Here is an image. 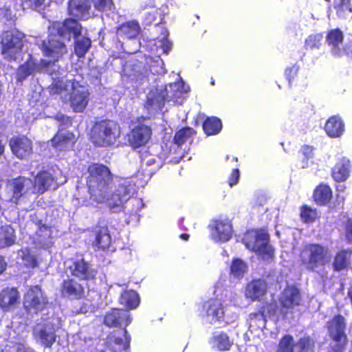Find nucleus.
Segmentation results:
<instances>
[{"instance_id": "f257e3e1", "label": "nucleus", "mask_w": 352, "mask_h": 352, "mask_svg": "<svg viewBox=\"0 0 352 352\" xmlns=\"http://www.w3.org/2000/svg\"><path fill=\"white\" fill-rule=\"evenodd\" d=\"M48 42L35 38H30L41 48L43 55L51 58L50 60H41L36 63L35 58L28 54L29 58L20 66L16 73L17 81L22 82L30 75L35 72H47L50 75L58 72L60 76L64 73L59 72L60 67L56 64L58 59L67 53V47L63 40H69L72 35L76 38L74 51L78 57H83L91 46V41L87 37L79 38L82 32L81 25L76 20L69 19L61 22H54L49 28Z\"/></svg>"}, {"instance_id": "393cba45", "label": "nucleus", "mask_w": 352, "mask_h": 352, "mask_svg": "<svg viewBox=\"0 0 352 352\" xmlns=\"http://www.w3.org/2000/svg\"><path fill=\"white\" fill-rule=\"evenodd\" d=\"M75 142V135L69 131H59L52 140V146L59 151L72 148Z\"/></svg>"}, {"instance_id": "a878e982", "label": "nucleus", "mask_w": 352, "mask_h": 352, "mask_svg": "<svg viewBox=\"0 0 352 352\" xmlns=\"http://www.w3.org/2000/svg\"><path fill=\"white\" fill-rule=\"evenodd\" d=\"M89 8L87 0H71L68 6L70 15L78 19L88 18L90 16Z\"/></svg>"}, {"instance_id": "49530a36", "label": "nucleus", "mask_w": 352, "mask_h": 352, "mask_svg": "<svg viewBox=\"0 0 352 352\" xmlns=\"http://www.w3.org/2000/svg\"><path fill=\"white\" fill-rule=\"evenodd\" d=\"M267 312L270 316H276V321H278L280 317L276 316L278 308L276 305L273 303H266L265 305L262 306L257 314H254L255 316L260 315L263 319L266 318L265 312ZM281 319V317H280Z\"/></svg>"}, {"instance_id": "e2e57ef3", "label": "nucleus", "mask_w": 352, "mask_h": 352, "mask_svg": "<svg viewBox=\"0 0 352 352\" xmlns=\"http://www.w3.org/2000/svg\"><path fill=\"white\" fill-rule=\"evenodd\" d=\"M7 268V263L5 258L0 255V274H3Z\"/></svg>"}, {"instance_id": "de8ad7c7", "label": "nucleus", "mask_w": 352, "mask_h": 352, "mask_svg": "<svg viewBox=\"0 0 352 352\" xmlns=\"http://www.w3.org/2000/svg\"><path fill=\"white\" fill-rule=\"evenodd\" d=\"M38 230L36 235L39 238L41 242H45L52 238V228L45 224H42V221H37Z\"/></svg>"}, {"instance_id": "a19ab883", "label": "nucleus", "mask_w": 352, "mask_h": 352, "mask_svg": "<svg viewBox=\"0 0 352 352\" xmlns=\"http://www.w3.org/2000/svg\"><path fill=\"white\" fill-rule=\"evenodd\" d=\"M294 340L290 334L284 335L278 344L276 352H294Z\"/></svg>"}, {"instance_id": "b1692460", "label": "nucleus", "mask_w": 352, "mask_h": 352, "mask_svg": "<svg viewBox=\"0 0 352 352\" xmlns=\"http://www.w3.org/2000/svg\"><path fill=\"white\" fill-rule=\"evenodd\" d=\"M162 29V34L156 40L150 41L148 46L151 48V51L159 54L160 51H162L164 54H168L172 48V43L167 38L168 32L164 28L160 27Z\"/></svg>"}, {"instance_id": "9d476101", "label": "nucleus", "mask_w": 352, "mask_h": 352, "mask_svg": "<svg viewBox=\"0 0 352 352\" xmlns=\"http://www.w3.org/2000/svg\"><path fill=\"white\" fill-rule=\"evenodd\" d=\"M24 44L19 34L6 32L1 41V54L8 61H16L21 58Z\"/></svg>"}, {"instance_id": "f704fd0d", "label": "nucleus", "mask_w": 352, "mask_h": 352, "mask_svg": "<svg viewBox=\"0 0 352 352\" xmlns=\"http://www.w3.org/2000/svg\"><path fill=\"white\" fill-rule=\"evenodd\" d=\"M314 199L320 205L329 203L332 197V191L330 187L325 184L318 186L314 191Z\"/></svg>"}, {"instance_id": "69168bd1", "label": "nucleus", "mask_w": 352, "mask_h": 352, "mask_svg": "<svg viewBox=\"0 0 352 352\" xmlns=\"http://www.w3.org/2000/svg\"><path fill=\"white\" fill-rule=\"evenodd\" d=\"M347 297L349 298L350 302L352 303V284L348 288Z\"/></svg>"}, {"instance_id": "7c9ffc66", "label": "nucleus", "mask_w": 352, "mask_h": 352, "mask_svg": "<svg viewBox=\"0 0 352 352\" xmlns=\"http://www.w3.org/2000/svg\"><path fill=\"white\" fill-rule=\"evenodd\" d=\"M329 335L346 332L345 318L341 314L335 315L326 324Z\"/></svg>"}, {"instance_id": "13d9d810", "label": "nucleus", "mask_w": 352, "mask_h": 352, "mask_svg": "<svg viewBox=\"0 0 352 352\" xmlns=\"http://www.w3.org/2000/svg\"><path fill=\"white\" fill-rule=\"evenodd\" d=\"M267 202V197L262 194L255 195L252 204L254 207H263Z\"/></svg>"}, {"instance_id": "052dcab7", "label": "nucleus", "mask_w": 352, "mask_h": 352, "mask_svg": "<svg viewBox=\"0 0 352 352\" xmlns=\"http://www.w3.org/2000/svg\"><path fill=\"white\" fill-rule=\"evenodd\" d=\"M346 238L349 242H352V221H348L346 226Z\"/></svg>"}, {"instance_id": "c756f323", "label": "nucleus", "mask_w": 352, "mask_h": 352, "mask_svg": "<svg viewBox=\"0 0 352 352\" xmlns=\"http://www.w3.org/2000/svg\"><path fill=\"white\" fill-rule=\"evenodd\" d=\"M16 239L15 230L11 226H0V249L13 245Z\"/></svg>"}, {"instance_id": "3c124183", "label": "nucleus", "mask_w": 352, "mask_h": 352, "mask_svg": "<svg viewBox=\"0 0 352 352\" xmlns=\"http://www.w3.org/2000/svg\"><path fill=\"white\" fill-rule=\"evenodd\" d=\"M21 259L27 267L35 268L38 266L37 259L35 256L32 255L28 249L21 255Z\"/></svg>"}, {"instance_id": "f3484780", "label": "nucleus", "mask_w": 352, "mask_h": 352, "mask_svg": "<svg viewBox=\"0 0 352 352\" xmlns=\"http://www.w3.org/2000/svg\"><path fill=\"white\" fill-rule=\"evenodd\" d=\"M131 322V319L126 310L116 308L111 309L104 318V324L109 327H118L122 324L126 327Z\"/></svg>"}, {"instance_id": "58836bf2", "label": "nucleus", "mask_w": 352, "mask_h": 352, "mask_svg": "<svg viewBox=\"0 0 352 352\" xmlns=\"http://www.w3.org/2000/svg\"><path fill=\"white\" fill-rule=\"evenodd\" d=\"M121 302L127 308L135 309L140 302L138 294L133 290L124 291L121 296Z\"/></svg>"}, {"instance_id": "2eb2a0df", "label": "nucleus", "mask_w": 352, "mask_h": 352, "mask_svg": "<svg viewBox=\"0 0 352 352\" xmlns=\"http://www.w3.org/2000/svg\"><path fill=\"white\" fill-rule=\"evenodd\" d=\"M344 36L342 32L339 29L331 30L327 36V41L331 46V52L336 57L342 56L347 54L352 56V50L345 49L342 47Z\"/></svg>"}, {"instance_id": "423d86ee", "label": "nucleus", "mask_w": 352, "mask_h": 352, "mask_svg": "<svg viewBox=\"0 0 352 352\" xmlns=\"http://www.w3.org/2000/svg\"><path fill=\"white\" fill-rule=\"evenodd\" d=\"M245 246L261 259L271 263L274 261V249L270 244V236L263 230L248 232L244 238Z\"/></svg>"}, {"instance_id": "aec40b11", "label": "nucleus", "mask_w": 352, "mask_h": 352, "mask_svg": "<svg viewBox=\"0 0 352 352\" xmlns=\"http://www.w3.org/2000/svg\"><path fill=\"white\" fill-rule=\"evenodd\" d=\"M352 249H340L334 254L332 267L334 271L341 272L347 270L351 265Z\"/></svg>"}, {"instance_id": "f8f14e48", "label": "nucleus", "mask_w": 352, "mask_h": 352, "mask_svg": "<svg viewBox=\"0 0 352 352\" xmlns=\"http://www.w3.org/2000/svg\"><path fill=\"white\" fill-rule=\"evenodd\" d=\"M60 292L63 297L76 300L85 299L87 293L83 284L74 278L63 280L60 285Z\"/></svg>"}, {"instance_id": "20e7f679", "label": "nucleus", "mask_w": 352, "mask_h": 352, "mask_svg": "<svg viewBox=\"0 0 352 352\" xmlns=\"http://www.w3.org/2000/svg\"><path fill=\"white\" fill-rule=\"evenodd\" d=\"M330 261L329 248L319 243L305 244L298 254L299 265L309 272H318L324 270Z\"/></svg>"}, {"instance_id": "338daca9", "label": "nucleus", "mask_w": 352, "mask_h": 352, "mask_svg": "<svg viewBox=\"0 0 352 352\" xmlns=\"http://www.w3.org/2000/svg\"><path fill=\"white\" fill-rule=\"evenodd\" d=\"M190 236L187 233H182L179 235V238L182 240H184V241H188V239H189Z\"/></svg>"}, {"instance_id": "412c9836", "label": "nucleus", "mask_w": 352, "mask_h": 352, "mask_svg": "<svg viewBox=\"0 0 352 352\" xmlns=\"http://www.w3.org/2000/svg\"><path fill=\"white\" fill-rule=\"evenodd\" d=\"M12 153L19 158L28 156L32 151V142L25 137L13 138L10 141Z\"/></svg>"}, {"instance_id": "ea45409f", "label": "nucleus", "mask_w": 352, "mask_h": 352, "mask_svg": "<svg viewBox=\"0 0 352 352\" xmlns=\"http://www.w3.org/2000/svg\"><path fill=\"white\" fill-rule=\"evenodd\" d=\"M329 338L335 342L334 352H342L348 344V337L346 332L329 335Z\"/></svg>"}, {"instance_id": "c03bdc74", "label": "nucleus", "mask_w": 352, "mask_h": 352, "mask_svg": "<svg viewBox=\"0 0 352 352\" xmlns=\"http://www.w3.org/2000/svg\"><path fill=\"white\" fill-rule=\"evenodd\" d=\"M194 131L191 128H184L177 131L175 135V143L178 146L182 145L190 140Z\"/></svg>"}, {"instance_id": "9b49d317", "label": "nucleus", "mask_w": 352, "mask_h": 352, "mask_svg": "<svg viewBox=\"0 0 352 352\" xmlns=\"http://www.w3.org/2000/svg\"><path fill=\"white\" fill-rule=\"evenodd\" d=\"M68 270L72 276L87 283H95L98 272L92 263L86 261L83 257L71 259Z\"/></svg>"}, {"instance_id": "1a4fd4ad", "label": "nucleus", "mask_w": 352, "mask_h": 352, "mask_svg": "<svg viewBox=\"0 0 352 352\" xmlns=\"http://www.w3.org/2000/svg\"><path fill=\"white\" fill-rule=\"evenodd\" d=\"M49 305L48 298L40 285L30 286L24 294L23 305L27 313L38 314Z\"/></svg>"}, {"instance_id": "bf43d9fd", "label": "nucleus", "mask_w": 352, "mask_h": 352, "mask_svg": "<svg viewBox=\"0 0 352 352\" xmlns=\"http://www.w3.org/2000/svg\"><path fill=\"white\" fill-rule=\"evenodd\" d=\"M313 149L311 146H303L301 148V153L305 157V158L309 160L313 156Z\"/></svg>"}, {"instance_id": "680f3d73", "label": "nucleus", "mask_w": 352, "mask_h": 352, "mask_svg": "<svg viewBox=\"0 0 352 352\" xmlns=\"http://www.w3.org/2000/svg\"><path fill=\"white\" fill-rule=\"evenodd\" d=\"M16 352H29L30 349L26 347L23 343L16 342L15 343Z\"/></svg>"}, {"instance_id": "4d7b16f0", "label": "nucleus", "mask_w": 352, "mask_h": 352, "mask_svg": "<svg viewBox=\"0 0 352 352\" xmlns=\"http://www.w3.org/2000/svg\"><path fill=\"white\" fill-rule=\"evenodd\" d=\"M240 173L238 168H234L228 179V183L230 187L236 185L239 179Z\"/></svg>"}, {"instance_id": "4be33fe9", "label": "nucleus", "mask_w": 352, "mask_h": 352, "mask_svg": "<svg viewBox=\"0 0 352 352\" xmlns=\"http://www.w3.org/2000/svg\"><path fill=\"white\" fill-rule=\"evenodd\" d=\"M232 226L230 221H215L211 226V236L217 241L226 242L230 239Z\"/></svg>"}, {"instance_id": "79ce46f5", "label": "nucleus", "mask_w": 352, "mask_h": 352, "mask_svg": "<svg viewBox=\"0 0 352 352\" xmlns=\"http://www.w3.org/2000/svg\"><path fill=\"white\" fill-rule=\"evenodd\" d=\"M124 338L120 337H115L113 340V343L117 346L114 351H126L130 347L131 338L129 335L126 327L123 328Z\"/></svg>"}, {"instance_id": "a211bd4d", "label": "nucleus", "mask_w": 352, "mask_h": 352, "mask_svg": "<svg viewBox=\"0 0 352 352\" xmlns=\"http://www.w3.org/2000/svg\"><path fill=\"white\" fill-rule=\"evenodd\" d=\"M20 293L16 287H6L0 292V308L8 312L19 303Z\"/></svg>"}, {"instance_id": "39448f33", "label": "nucleus", "mask_w": 352, "mask_h": 352, "mask_svg": "<svg viewBox=\"0 0 352 352\" xmlns=\"http://www.w3.org/2000/svg\"><path fill=\"white\" fill-rule=\"evenodd\" d=\"M178 78L177 82L170 83L164 91L156 89L150 91L147 96L146 108L153 110L162 109L166 102L182 104L184 94L189 91V87L184 85L179 76Z\"/></svg>"}, {"instance_id": "c85d7f7f", "label": "nucleus", "mask_w": 352, "mask_h": 352, "mask_svg": "<svg viewBox=\"0 0 352 352\" xmlns=\"http://www.w3.org/2000/svg\"><path fill=\"white\" fill-rule=\"evenodd\" d=\"M325 131L331 138H339L344 131V124L338 116H332L327 121Z\"/></svg>"}, {"instance_id": "c9c22d12", "label": "nucleus", "mask_w": 352, "mask_h": 352, "mask_svg": "<svg viewBox=\"0 0 352 352\" xmlns=\"http://www.w3.org/2000/svg\"><path fill=\"white\" fill-rule=\"evenodd\" d=\"M333 7L340 19L347 18L352 12L351 0H333Z\"/></svg>"}, {"instance_id": "dca6fc26", "label": "nucleus", "mask_w": 352, "mask_h": 352, "mask_svg": "<svg viewBox=\"0 0 352 352\" xmlns=\"http://www.w3.org/2000/svg\"><path fill=\"white\" fill-rule=\"evenodd\" d=\"M151 136V129L146 125L138 124L133 127L129 134V142L133 148L146 144Z\"/></svg>"}, {"instance_id": "09e8293b", "label": "nucleus", "mask_w": 352, "mask_h": 352, "mask_svg": "<svg viewBox=\"0 0 352 352\" xmlns=\"http://www.w3.org/2000/svg\"><path fill=\"white\" fill-rule=\"evenodd\" d=\"M300 217L303 220H316L320 218V215L316 209L305 205L300 208Z\"/></svg>"}, {"instance_id": "8fccbe9b", "label": "nucleus", "mask_w": 352, "mask_h": 352, "mask_svg": "<svg viewBox=\"0 0 352 352\" xmlns=\"http://www.w3.org/2000/svg\"><path fill=\"white\" fill-rule=\"evenodd\" d=\"M95 9L102 12L111 11L113 4L112 0H91Z\"/></svg>"}, {"instance_id": "6e6d98bb", "label": "nucleus", "mask_w": 352, "mask_h": 352, "mask_svg": "<svg viewBox=\"0 0 352 352\" xmlns=\"http://www.w3.org/2000/svg\"><path fill=\"white\" fill-rule=\"evenodd\" d=\"M298 70L299 66L297 65H294L292 67H288L285 69V74L287 78L289 83L292 79H293L297 75Z\"/></svg>"}, {"instance_id": "72a5a7b5", "label": "nucleus", "mask_w": 352, "mask_h": 352, "mask_svg": "<svg viewBox=\"0 0 352 352\" xmlns=\"http://www.w3.org/2000/svg\"><path fill=\"white\" fill-rule=\"evenodd\" d=\"M140 33V26L138 22L132 21L122 24L117 30L119 36H124L129 38L136 37Z\"/></svg>"}, {"instance_id": "473e14b6", "label": "nucleus", "mask_w": 352, "mask_h": 352, "mask_svg": "<svg viewBox=\"0 0 352 352\" xmlns=\"http://www.w3.org/2000/svg\"><path fill=\"white\" fill-rule=\"evenodd\" d=\"M209 342L220 351H228L232 345L228 334L223 331L218 334L214 333Z\"/></svg>"}, {"instance_id": "bb28decb", "label": "nucleus", "mask_w": 352, "mask_h": 352, "mask_svg": "<svg viewBox=\"0 0 352 352\" xmlns=\"http://www.w3.org/2000/svg\"><path fill=\"white\" fill-rule=\"evenodd\" d=\"M351 162L346 157L340 159L332 169V177L337 182L345 181L350 175Z\"/></svg>"}, {"instance_id": "cd10ccee", "label": "nucleus", "mask_w": 352, "mask_h": 352, "mask_svg": "<svg viewBox=\"0 0 352 352\" xmlns=\"http://www.w3.org/2000/svg\"><path fill=\"white\" fill-rule=\"evenodd\" d=\"M34 336L40 340L41 345L44 348H51L56 340V331L54 327H50L46 325L41 328Z\"/></svg>"}, {"instance_id": "e433bc0d", "label": "nucleus", "mask_w": 352, "mask_h": 352, "mask_svg": "<svg viewBox=\"0 0 352 352\" xmlns=\"http://www.w3.org/2000/svg\"><path fill=\"white\" fill-rule=\"evenodd\" d=\"M316 341L309 336L300 338L295 344V352H315Z\"/></svg>"}, {"instance_id": "ddd939ff", "label": "nucleus", "mask_w": 352, "mask_h": 352, "mask_svg": "<svg viewBox=\"0 0 352 352\" xmlns=\"http://www.w3.org/2000/svg\"><path fill=\"white\" fill-rule=\"evenodd\" d=\"M7 188L12 191L13 195L10 201L15 204L23 195L34 193L33 182L25 177H19L10 181Z\"/></svg>"}, {"instance_id": "37998d69", "label": "nucleus", "mask_w": 352, "mask_h": 352, "mask_svg": "<svg viewBox=\"0 0 352 352\" xmlns=\"http://www.w3.org/2000/svg\"><path fill=\"white\" fill-rule=\"evenodd\" d=\"M323 36L322 34L316 33L310 34L305 41V47L306 50L319 49L322 44Z\"/></svg>"}, {"instance_id": "774afa93", "label": "nucleus", "mask_w": 352, "mask_h": 352, "mask_svg": "<svg viewBox=\"0 0 352 352\" xmlns=\"http://www.w3.org/2000/svg\"><path fill=\"white\" fill-rule=\"evenodd\" d=\"M179 226H180L182 230H188V227L184 224V221H182V223L179 225Z\"/></svg>"}, {"instance_id": "6e6552de", "label": "nucleus", "mask_w": 352, "mask_h": 352, "mask_svg": "<svg viewBox=\"0 0 352 352\" xmlns=\"http://www.w3.org/2000/svg\"><path fill=\"white\" fill-rule=\"evenodd\" d=\"M280 305L279 309L282 320H286L289 314H293L294 309L302 304L300 289L294 285H287L280 293L278 298Z\"/></svg>"}, {"instance_id": "0eeeda50", "label": "nucleus", "mask_w": 352, "mask_h": 352, "mask_svg": "<svg viewBox=\"0 0 352 352\" xmlns=\"http://www.w3.org/2000/svg\"><path fill=\"white\" fill-rule=\"evenodd\" d=\"M120 127L113 121H102L94 125L91 131L93 142L100 146L113 144L120 136Z\"/></svg>"}, {"instance_id": "7ed1b4c3", "label": "nucleus", "mask_w": 352, "mask_h": 352, "mask_svg": "<svg viewBox=\"0 0 352 352\" xmlns=\"http://www.w3.org/2000/svg\"><path fill=\"white\" fill-rule=\"evenodd\" d=\"M54 75L56 76V74ZM52 80L48 88L50 94L59 96L63 102H69L74 111L82 112L89 100L87 89L75 80H69L64 76H53Z\"/></svg>"}, {"instance_id": "603ef678", "label": "nucleus", "mask_w": 352, "mask_h": 352, "mask_svg": "<svg viewBox=\"0 0 352 352\" xmlns=\"http://www.w3.org/2000/svg\"><path fill=\"white\" fill-rule=\"evenodd\" d=\"M164 63L160 58L155 61L154 65L151 66V72L153 74H164L166 71L164 68Z\"/></svg>"}, {"instance_id": "4468645a", "label": "nucleus", "mask_w": 352, "mask_h": 352, "mask_svg": "<svg viewBox=\"0 0 352 352\" xmlns=\"http://www.w3.org/2000/svg\"><path fill=\"white\" fill-rule=\"evenodd\" d=\"M267 291V281L263 278H255L246 285L245 296L252 302H260L265 297Z\"/></svg>"}, {"instance_id": "f03ea898", "label": "nucleus", "mask_w": 352, "mask_h": 352, "mask_svg": "<svg viewBox=\"0 0 352 352\" xmlns=\"http://www.w3.org/2000/svg\"><path fill=\"white\" fill-rule=\"evenodd\" d=\"M87 184L91 198L98 203L106 202L112 212H121L135 193L131 178H113L106 166L94 164L89 166Z\"/></svg>"}, {"instance_id": "5fc2aeb1", "label": "nucleus", "mask_w": 352, "mask_h": 352, "mask_svg": "<svg viewBox=\"0 0 352 352\" xmlns=\"http://www.w3.org/2000/svg\"><path fill=\"white\" fill-rule=\"evenodd\" d=\"M52 217L54 219H67L69 217V213L65 211L62 207H59L52 211Z\"/></svg>"}, {"instance_id": "864d4df0", "label": "nucleus", "mask_w": 352, "mask_h": 352, "mask_svg": "<svg viewBox=\"0 0 352 352\" xmlns=\"http://www.w3.org/2000/svg\"><path fill=\"white\" fill-rule=\"evenodd\" d=\"M45 0H22V6L24 8L37 9L44 5Z\"/></svg>"}, {"instance_id": "a18cd8bd", "label": "nucleus", "mask_w": 352, "mask_h": 352, "mask_svg": "<svg viewBox=\"0 0 352 352\" xmlns=\"http://www.w3.org/2000/svg\"><path fill=\"white\" fill-rule=\"evenodd\" d=\"M246 268L247 266L242 260L234 258L230 265V273L235 277L241 278L245 273Z\"/></svg>"}, {"instance_id": "6ab92c4d", "label": "nucleus", "mask_w": 352, "mask_h": 352, "mask_svg": "<svg viewBox=\"0 0 352 352\" xmlns=\"http://www.w3.org/2000/svg\"><path fill=\"white\" fill-rule=\"evenodd\" d=\"M59 182L47 171H43L36 175L34 178V192L43 194L50 188H56Z\"/></svg>"}, {"instance_id": "0e129e2a", "label": "nucleus", "mask_w": 352, "mask_h": 352, "mask_svg": "<svg viewBox=\"0 0 352 352\" xmlns=\"http://www.w3.org/2000/svg\"><path fill=\"white\" fill-rule=\"evenodd\" d=\"M56 119L60 122H66V124H70V120L69 119L68 117L67 116H65L63 114H60V115H57L56 116Z\"/></svg>"}, {"instance_id": "4c0bfd02", "label": "nucleus", "mask_w": 352, "mask_h": 352, "mask_svg": "<svg viewBox=\"0 0 352 352\" xmlns=\"http://www.w3.org/2000/svg\"><path fill=\"white\" fill-rule=\"evenodd\" d=\"M221 122L216 117L207 118L203 124V129L208 135L219 133L221 131Z\"/></svg>"}, {"instance_id": "2f4dec72", "label": "nucleus", "mask_w": 352, "mask_h": 352, "mask_svg": "<svg viewBox=\"0 0 352 352\" xmlns=\"http://www.w3.org/2000/svg\"><path fill=\"white\" fill-rule=\"evenodd\" d=\"M204 309L208 316H212L216 320H219L223 316L224 311L222 304L217 298H211L204 304Z\"/></svg>"}, {"instance_id": "5701e85b", "label": "nucleus", "mask_w": 352, "mask_h": 352, "mask_svg": "<svg viewBox=\"0 0 352 352\" xmlns=\"http://www.w3.org/2000/svg\"><path fill=\"white\" fill-rule=\"evenodd\" d=\"M94 241L92 242L96 250H105L111 244V236L107 226H98L93 231Z\"/></svg>"}]
</instances>
